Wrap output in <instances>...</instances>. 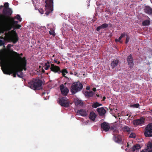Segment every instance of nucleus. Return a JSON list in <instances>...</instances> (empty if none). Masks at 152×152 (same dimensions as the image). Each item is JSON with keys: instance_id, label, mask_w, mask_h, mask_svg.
Returning <instances> with one entry per match:
<instances>
[{"instance_id": "864d4df0", "label": "nucleus", "mask_w": 152, "mask_h": 152, "mask_svg": "<svg viewBox=\"0 0 152 152\" xmlns=\"http://www.w3.org/2000/svg\"><path fill=\"white\" fill-rule=\"evenodd\" d=\"M19 56H20V57H21V56H22L23 55V54H22V53H21L20 54H19Z\"/></svg>"}, {"instance_id": "a18cd8bd", "label": "nucleus", "mask_w": 152, "mask_h": 152, "mask_svg": "<svg viewBox=\"0 0 152 152\" xmlns=\"http://www.w3.org/2000/svg\"><path fill=\"white\" fill-rule=\"evenodd\" d=\"M92 90L94 91L95 92L96 91V88H93Z\"/></svg>"}, {"instance_id": "4c0bfd02", "label": "nucleus", "mask_w": 152, "mask_h": 152, "mask_svg": "<svg viewBox=\"0 0 152 152\" xmlns=\"http://www.w3.org/2000/svg\"><path fill=\"white\" fill-rule=\"evenodd\" d=\"M21 27V25L17 24L15 25L14 27L16 29H19Z\"/></svg>"}, {"instance_id": "412c9836", "label": "nucleus", "mask_w": 152, "mask_h": 152, "mask_svg": "<svg viewBox=\"0 0 152 152\" xmlns=\"http://www.w3.org/2000/svg\"><path fill=\"white\" fill-rule=\"evenodd\" d=\"M94 94L95 93L91 91H86L84 93L85 97L88 98L93 96Z\"/></svg>"}, {"instance_id": "0eeeda50", "label": "nucleus", "mask_w": 152, "mask_h": 152, "mask_svg": "<svg viewBox=\"0 0 152 152\" xmlns=\"http://www.w3.org/2000/svg\"><path fill=\"white\" fill-rule=\"evenodd\" d=\"M8 35L9 39L14 44L16 43L18 41L19 38L15 31L12 30L11 31H9Z\"/></svg>"}, {"instance_id": "473e14b6", "label": "nucleus", "mask_w": 152, "mask_h": 152, "mask_svg": "<svg viewBox=\"0 0 152 152\" xmlns=\"http://www.w3.org/2000/svg\"><path fill=\"white\" fill-rule=\"evenodd\" d=\"M98 102H96L92 105V107L93 108H96V107H98Z\"/></svg>"}, {"instance_id": "9b49d317", "label": "nucleus", "mask_w": 152, "mask_h": 152, "mask_svg": "<svg viewBox=\"0 0 152 152\" xmlns=\"http://www.w3.org/2000/svg\"><path fill=\"white\" fill-rule=\"evenodd\" d=\"M51 70L53 72L55 73L58 72L60 73L61 72L67 73L68 72L66 69H62L61 71V70L60 67H50Z\"/></svg>"}, {"instance_id": "dca6fc26", "label": "nucleus", "mask_w": 152, "mask_h": 152, "mask_svg": "<svg viewBox=\"0 0 152 152\" xmlns=\"http://www.w3.org/2000/svg\"><path fill=\"white\" fill-rule=\"evenodd\" d=\"M152 142H149L147 145V148L144 150H142L141 152H152Z\"/></svg>"}, {"instance_id": "8fccbe9b", "label": "nucleus", "mask_w": 152, "mask_h": 152, "mask_svg": "<svg viewBox=\"0 0 152 152\" xmlns=\"http://www.w3.org/2000/svg\"><path fill=\"white\" fill-rule=\"evenodd\" d=\"M4 7L3 6L1 5L0 6V10L1 9Z\"/></svg>"}, {"instance_id": "ea45409f", "label": "nucleus", "mask_w": 152, "mask_h": 152, "mask_svg": "<svg viewBox=\"0 0 152 152\" xmlns=\"http://www.w3.org/2000/svg\"><path fill=\"white\" fill-rule=\"evenodd\" d=\"M126 35H127L126 34V32H124L123 33L121 34L120 36L122 37V38H123V37H124L125 36H126Z\"/></svg>"}, {"instance_id": "39448f33", "label": "nucleus", "mask_w": 152, "mask_h": 152, "mask_svg": "<svg viewBox=\"0 0 152 152\" xmlns=\"http://www.w3.org/2000/svg\"><path fill=\"white\" fill-rule=\"evenodd\" d=\"M83 88V85L81 83L79 82L74 83L71 87V92L72 94H74L80 91Z\"/></svg>"}, {"instance_id": "6ab92c4d", "label": "nucleus", "mask_w": 152, "mask_h": 152, "mask_svg": "<svg viewBox=\"0 0 152 152\" xmlns=\"http://www.w3.org/2000/svg\"><path fill=\"white\" fill-rule=\"evenodd\" d=\"M127 60L128 64L130 66H131L134 64L133 59L131 54L127 58Z\"/></svg>"}, {"instance_id": "1a4fd4ad", "label": "nucleus", "mask_w": 152, "mask_h": 152, "mask_svg": "<svg viewBox=\"0 0 152 152\" xmlns=\"http://www.w3.org/2000/svg\"><path fill=\"white\" fill-rule=\"evenodd\" d=\"M144 135L146 137H152V124L151 123L148 124L145 128V131Z\"/></svg>"}, {"instance_id": "4468645a", "label": "nucleus", "mask_w": 152, "mask_h": 152, "mask_svg": "<svg viewBox=\"0 0 152 152\" xmlns=\"http://www.w3.org/2000/svg\"><path fill=\"white\" fill-rule=\"evenodd\" d=\"M101 126L103 130L105 132L108 131L110 128L109 124L105 122L101 124Z\"/></svg>"}, {"instance_id": "13d9d810", "label": "nucleus", "mask_w": 152, "mask_h": 152, "mask_svg": "<svg viewBox=\"0 0 152 152\" xmlns=\"http://www.w3.org/2000/svg\"><path fill=\"white\" fill-rule=\"evenodd\" d=\"M127 147H128L129 146V144L128 143H127Z\"/></svg>"}, {"instance_id": "20e7f679", "label": "nucleus", "mask_w": 152, "mask_h": 152, "mask_svg": "<svg viewBox=\"0 0 152 152\" xmlns=\"http://www.w3.org/2000/svg\"><path fill=\"white\" fill-rule=\"evenodd\" d=\"M42 83L41 80L34 79L28 83V86L34 90H39L42 88Z\"/></svg>"}, {"instance_id": "bf43d9fd", "label": "nucleus", "mask_w": 152, "mask_h": 152, "mask_svg": "<svg viewBox=\"0 0 152 152\" xmlns=\"http://www.w3.org/2000/svg\"><path fill=\"white\" fill-rule=\"evenodd\" d=\"M5 34H6V35H7V33H6Z\"/></svg>"}, {"instance_id": "f3484780", "label": "nucleus", "mask_w": 152, "mask_h": 152, "mask_svg": "<svg viewBox=\"0 0 152 152\" xmlns=\"http://www.w3.org/2000/svg\"><path fill=\"white\" fill-rule=\"evenodd\" d=\"M141 147L139 144L134 145L130 149L131 152H139Z\"/></svg>"}, {"instance_id": "c9c22d12", "label": "nucleus", "mask_w": 152, "mask_h": 152, "mask_svg": "<svg viewBox=\"0 0 152 152\" xmlns=\"http://www.w3.org/2000/svg\"><path fill=\"white\" fill-rule=\"evenodd\" d=\"M129 137L132 138H134L136 137V135L134 133H131L129 135Z\"/></svg>"}, {"instance_id": "4be33fe9", "label": "nucleus", "mask_w": 152, "mask_h": 152, "mask_svg": "<svg viewBox=\"0 0 152 152\" xmlns=\"http://www.w3.org/2000/svg\"><path fill=\"white\" fill-rule=\"evenodd\" d=\"M148 19L144 20L142 23V26H149L150 24V19L148 17Z\"/></svg>"}, {"instance_id": "f8f14e48", "label": "nucleus", "mask_w": 152, "mask_h": 152, "mask_svg": "<svg viewBox=\"0 0 152 152\" xmlns=\"http://www.w3.org/2000/svg\"><path fill=\"white\" fill-rule=\"evenodd\" d=\"M133 123L134 125L137 126L143 124L144 123V119L143 117H141L139 119L134 120Z\"/></svg>"}, {"instance_id": "2eb2a0df", "label": "nucleus", "mask_w": 152, "mask_h": 152, "mask_svg": "<svg viewBox=\"0 0 152 152\" xmlns=\"http://www.w3.org/2000/svg\"><path fill=\"white\" fill-rule=\"evenodd\" d=\"M144 12L149 15H152V8L149 6H145L143 8Z\"/></svg>"}, {"instance_id": "a211bd4d", "label": "nucleus", "mask_w": 152, "mask_h": 152, "mask_svg": "<svg viewBox=\"0 0 152 152\" xmlns=\"http://www.w3.org/2000/svg\"><path fill=\"white\" fill-rule=\"evenodd\" d=\"M96 110L100 116H104L106 112L103 107L98 108Z\"/></svg>"}, {"instance_id": "6e6552de", "label": "nucleus", "mask_w": 152, "mask_h": 152, "mask_svg": "<svg viewBox=\"0 0 152 152\" xmlns=\"http://www.w3.org/2000/svg\"><path fill=\"white\" fill-rule=\"evenodd\" d=\"M118 131L115 129L113 131V139L114 141L118 144H121L122 143V136L118 134Z\"/></svg>"}, {"instance_id": "de8ad7c7", "label": "nucleus", "mask_w": 152, "mask_h": 152, "mask_svg": "<svg viewBox=\"0 0 152 152\" xmlns=\"http://www.w3.org/2000/svg\"><path fill=\"white\" fill-rule=\"evenodd\" d=\"M115 41L116 42H119V41H118V39H115Z\"/></svg>"}, {"instance_id": "58836bf2", "label": "nucleus", "mask_w": 152, "mask_h": 152, "mask_svg": "<svg viewBox=\"0 0 152 152\" xmlns=\"http://www.w3.org/2000/svg\"><path fill=\"white\" fill-rule=\"evenodd\" d=\"M5 44V42L4 41L0 39V46L3 45Z\"/></svg>"}, {"instance_id": "ddd939ff", "label": "nucleus", "mask_w": 152, "mask_h": 152, "mask_svg": "<svg viewBox=\"0 0 152 152\" xmlns=\"http://www.w3.org/2000/svg\"><path fill=\"white\" fill-rule=\"evenodd\" d=\"M60 88L61 94L64 96H66L69 91L68 88L66 87H65L63 84L60 86Z\"/></svg>"}, {"instance_id": "393cba45", "label": "nucleus", "mask_w": 152, "mask_h": 152, "mask_svg": "<svg viewBox=\"0 0 152 152\" xmlns=\"http://www.w3.org/2000/svg\"><path fill=\"white\" fill-rule=\"evenodd\" d=\"M89 117L90 119L94 121L96 118V115L94 112H91Z\"/></svg>"}, {"instance_id": "72a5a7b5", "label": "nucleus", "mask_w": 152, "mask_h": 152, "mask_svg": "<svg viewBox=\"0 0 152 152\" xmlns=\"http://www.w3.org/2000/svg\"><path fill=\"white\" fill-rule=\"evenodd\" d=\"M7 27V25H5V27L1 30V32L2 33H4V31H5L6 30V28Z\"/></svg>"}, {"instance_id": "5701e85b", "label": "nucleus", "mask_w": 152, "mask_h": 152, "mask_svg": "<svg viewBox=\"0 0 152 152\" xmlns=\"http://www.w3.org/2000/svg\"><path fill=\"white\" fill-rule=\"evenodd\" d=\"M77 113L83 116H86L87 115L86 111L83 109L78 110L77 111Z\"/></svg>"}, {"instance_id": "7ed1b4c3", "label": "nucleus", "mask_w": 152, "mask_h": 152, "mask_svg": "<svg viewBox=\"0 0 152 152\" xmlns=\"http://www.w3.org/2000/svg\"><path fill=\"white\" fill-rule=\"evenodd\" d=\"M15 18H10L5 16L3 15H0V23L4 25H7L6 31H9L12 27L18 24V21L14 20Z\"/></svg>"}, {"instance_id": "c03bdc74", "label": "nucleus", "mask_w": 152, "mask_h": 152, "mask_svg": "<svg viewBox=\"0 0 152 152\" xmlns=\"http://www.w3.org/2000/svg\"><path fill=\"white\" fill-rule=\"evenodd\" d=\"M39 67V68L40 69L41 68V69H42V72H43V73L44 72H45V70L43 69V67Z\"/></svg>"}, {"instance_id": "b1692460", "label": "nucleus", "mask_w": 152, "mask_h": 152, "mask_svg": "<svg viewBox=\"0 0 152 152\" xmlns=\"http://www.w3.org/2000/svg\"><path fill=\"white\" fill-rule=\"evenodd\" d=\"M108 26V24L106 23H104L101 26L98 27L96 28V30L99 31L101 29L107 28Z\"/></svg>"}, {"instance_id": "4d7b16f0", "label": "nucleus", "mask_w": 152, "mask_h": 152, "mask_svg": "<svg viewBox=\"0 0 152 152\" xmlns=\"http://www.w3.org/2000/svg\"><path fill=\"white\" fill-rule=\"evenodd\" d=\"M96 96L98 97H99V95L96 94Z\"/></svg>"}, {"instance_id": "603ef678", "label": "nucleus", "mask_w": 152, "mask_h": 152, "mask_svg": "<svg viewBox=\"0 0 152 152\" xmlns=\"http://www.w3.org/2000/svg\"><path fill=\"white\" fill-rule=\"evenodd\" d=\"M86 89L87 90H89L90 89V87H86Z\"/></svg>"}, {"instance_id": "49530a36", "label": "nucleus", "mask_w": 152, "mask_h": 152, "mask_svg": "<svg viewBox=\"0 0 152 152\" xmlns=\"http://www.w3.org/2000/svg\"><path fill=\"white\" fill-rule=\"evenodd\" d=\"M45 67V70H48L49 69V68H50V69H50L51 68L50 67Z\"/></svg>"}, {"instance_id": "c756f323", "label": "nucleus", "mask_w": 152, "mask_h": 152, "mask_svg": "<svg viewBox=\"0 0 152 152\" xmlns=\"http://www.w3.org/2000/svg\"><path fill=\"white\" fill-rule=\"evenodd\" d=\"M50 31H49V33L50 35H52L53 37H54L56 35L54 30L53 28H50Z\"/></svg>"}, {"instance_id": "f257e3e1", "label": "nucleus", "mask_w": 152, "mask_h": 152, "mask_svg": "<svg viewBox=\"0 0 152 152\" xmlns=\"http://www.w3.org/2000/svg\"><path fill=\"white\" fill-rule=\"evenodd\" d=\"M12 45L8 44L7 46V50L12 55V57L10 60V63L12 66H7L8 60L7 55L5 50L0 51V66H26L27 60L25 57L22 58L19 56V54L10 49Z\"/></svg>"}, {"instance_id": "6e6d98bb", "label": "nucleus", "mask_w": 152, "mask_h": 152, "mask_svg": "<svg viewBox=\"0 0 152 152\" xmlns=\"http://www.w3.org/2000/svg\"><path fill=\"white\" fill-rule=\"evenodd\" d=\"M103 98L104 100L105 99V97L104 96Z\"/></svg>"}, {"instance_id": "a878e982", "label": "nucleus", "mask_w": 152, "mask_h": 152, "mask_svg": "<svg viewBox=\"0 0 152 152\" xmlns=\"http://www.w3.org/2000/svg\"><path fill=\"white\" fill-rule=\"evenodd\" d=\"M119 62V60L116 59L115 60H113L111 62V64L112 66H115L118 65Z\"/></svg>"}, {"instance_id": "bb28decb", "label": "nucleus", "mask_w": 152, "mask_h": 152, "mask_svg": "<svg viewBox=\"0 0 152 152\" xmlns=\"http://www.w3.org/2000/svg\"><path fill=\"white\" fill-rule=\"evenodd\" d=\"M75 104L77 106H83V103L81 100L78 99L75 101Z\"/></svg>"}, {"instance_id": "2f4dec72", "label": "nucleus", "mask_w": 152, "mask_h": 152, "mask_svg": "<svg viewBox=\"0 0 152 152\" xmlns=\"http://www.w3.org/2000/svg\"><path fill=\"white\" fill-rule=\"evenodd\" d=\"M13 18H15V19H17L20 21H22V19L19 14H17L16 16H15Z\"/></svg>"}, {"instance_id": "e433bc0d", "label": "nucleus", "mask_w": 152, "mask_h": 152, "mask_svg": "<svg viewBox=\"0 0 152 152\" xmlns=\"http://www.w3.org/2000/svg\"><path fill=\"white\" fill-rule=\"evenodd\" d=\"M4 6L5 8L4 9H6L9 8V4L8 2H6L4 4Z\"/></svg>"}, {"instance_id": "37998d69", "label": "nucleus", "mask_w": 152, "mask_h": 152, "mask_svg": "<svg viewBox=\"0 0 152 152\" xmlns=\"http://www.w3.org/2000/svg\"><path fill=\"white\" fill-rule=\"evenodd\" d=\"M54 61L55 63H56L58 64L60 63L59 61H58L57 60H55Z\"/></svg>"}, {"instance_id": "3c124183", "label": "nucleus", "mask_w": 152, "mask_h": 152, "mask_svg": "<svg viewBox=\"0 0 152 152\" xmlns=\"http://www.w3.org/2000/svg\"><path fill=\"white\" fill-rule=\"evenodd\" d=\"M62 74L63 76L65 77V75H66L65 74V73H62Z\"/></svg>"}, {"instance_id": "cd10ccee", "label": "nucleus", "mask_w": 152, "mask_h": 152, "mask_svg": "<svg viewBox=\"0 0 152 152\" xmlns=\"http://www.w3.org/2000/svg\"><path fill=\"white\" fill-rule=\"evenodd\" d=\"M123 129L124 132H129L131 131H132L131 128H130L127 126H125L123 127L122 128Z\"/></svg>"}, {"instance_id": "423d86ee", "label": "nucleus", "mask_w": 152, "mask_h": 152, "mask_svg": "<svg viewBox=\"0 0 152 152\" xmlns=\"http://www.w3.org/2000/svg\"><path fill=\"white\" fill-rule=\"evenodd\" d=\"M53 0H46L45 1V14L48 15L53 10Z\"/></svg>"}, {"instance_id": "09e8293b", "label": "nucleus", "mask_w": 152, "mask_h": 152, "mask_svg": "<svg viewBox=\"0 0 152 152\" xmlns=\"http://www.w3.org/2000/svg\"><path fill=\"white\" fill-rule=\"evenodd\" d=\"M98 107H99V106H100L102 105V104H99V103H98Z\"/></svg>"}, {"instance_id": "aec40b11", "label": "nucleus", "mask_w": 152, "mask_h": 152, "mask_svg": "<svg viewBox=\"0 0 152 152\" xmlns=\"http://www.w3.org/2000/svg\"><path fill=\"white\" fill-rule=\"evenodd\" d=\"M3 12L5 15L8 16L11 15L12 14V11L10 8L6 9H4Z\"/></svg>"}, {"instance_id": "f704fd0d", "label": "nucleus", "mask_w": 152, "mask_h": 152, "mask_svg": "<svg viewBox=\"0 0 152 152\" xmlns=\"http://www.w3.org/2000/svg\"><path fill=\"white\" fill-rule=\"evenodd\" d=\"M129 37L128 35H126V38L125 41V43L127 44L129 41Z\"/></svg>"}, {"instance_id": "7c9ffc66", "label": "nucleus", "mask_w": 152, "mask_h": 152, "mask_svg": "<svg viewBox=\"0 0 152 152\" xmlns=\"http://www.w3.org/2000/svg\"><path fill=\"white\" fill-rule=\"evenodd\" d=\"M140 105L139 103H137L136 104L131 105L130 106V107H131L139 108Z\"/></svg>"}, {"instance_id": "5fc2aeb1", "label": "nucleus", "mask_w": 152, "mask_h": 152, "mask_svg": "<svg viewBox=\"0 0 152 152\" xmlns=\"http://www.w3.org/2000/svg\"><path fill=\"white\" fill-rule=\"evenodd\" d=\"M45 92H43V93H42V95H44V94H45Z\"/></svg>"}, {"instance_id": "9d476101", "label": "nucleus", "mask_w": 152, "mask_h": 152, "mask_svg": "<svg viewBox=\"0 0 152 152\" xmlns=\"http://www.w3.org/2000/svg\"><path fill=\"white\" fill-rule=\"evenodd\" d=\"M59 104L64 107H67L69 106V102L66 98L63 97L61 98L58 101Z\"/></svg>"}, {"instance_id": "79ce46f5", "label": "nucleus", "mask_w": 152, "mask_h": 152, "mask_svg": "<svg viewBox=\"0 0 152 152\" xmlns=\"http://www.w3.org/2000/svg\"><path fill=\"white\" fill-rule=\"evenodd\" d=\"M122 38V37L120 36L118 39V41H119V42L121 43H122V41L121 40Z\"/></svg>"}, {"instance_id": "f03ea898", "label": "nucleus", "mask_w": 152, "mask_h": 152, "mask_svg": "<svg viewBox=\"0 0 152 152\" xmlns=\"http://www.w3.org/2000/svg\"><path fill=\"white\" fill-rule=\"evenodd\" d=\"M1 69L5 74L11 75L14 77H16V75L19 77L23 78L24 75L22 72L23 69L26 70V67H1Z\"/></svg>"}, {"instance_id": "a19ab883", "label": "nucleus", "mask_w": 152, "mask_h": 152, "mask_svg": "<svg viewBox=\"0 0 152 152\" xmlns=\"http://www.w3.org/2000/svg\"><path fill=\"white\" fill-rule=\"evenodd\" d=\"M121 114L122 115V116H128V115H129V114H128L127 113H125L124 112H123L122 113H121Z\"/></svg>"}, {"instance_id": "c85d7f7f", "label": "nucleus", "mask_w": 152, "mask_h": 152, "mask_svg": "<svg viewBox=\"0 0 152 152\" xmlns=\"http://www.w3.org/2000/svg\"><path fill=\"white\" fill-rule=\"evenodd\" d=\"M44 66H54V64L51 63V62L49 61H47L45 63Z\"/></svg>"}]
</instances>
